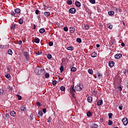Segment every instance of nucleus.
Returning a JSON list of instances; mask_svg holds the SVG:
<instances>
[{
	"label": "nucleus",
	"instance_id": "46",
	"mask_svg": "<svg viewBox=\"0 0 128 128\" xmlns=\"http://www.w3.org/2000/svg\"><path fill=\"white\" fill-rule=\"evenodd\" d=\"M6 78H10V74H6Z\"/></svg>",
	"mask_w": 128,
	"mask_h": 128
},
{
	"label": "nucleus",
	"instance_id": "55",
	"mask_svg": "<svg viewBox=\"0 0 128 128\" xmlns=\"http://www.w3.org/2000/svg\"><path fill=\"white\" fill-rule=\"evenodd\" d=\"M10 28L12 29L14 28H16V24H12Z\"/></svg>",
	"mask_w": 128,
	"mask_h": 128
},
{
	"label": "nucleus",
	"instance_id": "37",
	"mask_svg": "<svg viewBox=\"0 0 128 128\" xmlns=\"http://www.w3.org/2000/svg\"><path fill=\"white\" fill-rule=\"evenodd\" d=\"M90 2L92 4H96V0H90Z\"/></svg>",
	"mask_w": 128,
	"mask_h": 128
},
{
	"label": "nucleus",
	"instance_id": "43",
	"mask_svg": "<svg viewBox=\"0 0 128 128\" xmlns=\"http://www.w3.org/2000/svg\"><path fill=\"white\" fill-rule=\"evenodd\" d=\"M10 14L12 16H16H16H18L17 14L16 15V12H12Z\"/></svg>",
	"mask_w": 128,
	"mask_h": 128
},
{
	"label": "nucleus",
	"instance_id": "10",
	"mask_svg": "<svg viewBox=\"0 0 128 128\" xmlns=\"http://www.w3.org/2000/svg\"><path fill=\"white\" fill-rule=\"evenodd\" d=\"M44 16H46V18H48L50 16V12H44Z\"/></svg>",
	"mask_w": 128,
	"mask_h": 128
},
{
	"label": "nucleus",
	"instance_id": "14",
	"mask_svg": "<svg viewBox=\"0 0 128 128\" xmlns=\"http://www.w3.org/2000/svg\"><path fill=\"white\" fill-rule=\"evenodd\" d=\"M5 93L4 89L0 88V96H2L3 94H4Z\"/></svg>",
	"mask_w": 128,
	"mask_h": 128
},
{
	"label": "nucleus",
	"instance_id": "35",
	"mask_svg": "<svg viewBox=\"0 0 128 128\" xmlns=\"http://www.w3.org/2000/svg\"><path fill=\"white\" fill-rule=\"evenodd\" d=\"M8 54H10V56H12V50H10V49L8 50Z\"/></svg>",
	"mask_w": 128,
	"mask_h": 128
},
{
	"label": "nucleus",
	"instance_id": "16",
	"mask_svg": "<svg viewBox=\"0 0 128 128\" xmlns=\"http://www.w3.org/2000/svg\"><path fill=\"white\" fill-rule=\"evenodd\" d=\"M98 56V54H96V52H93L92 54H91V56L92 58H96V56Z\"/></svg>",
	"mask_w": 128,
	"mask_h": 128
},
{
	"label": "nucleus",
	"instance_id": "48",
	"mask_svg": "<svg viewBox=\"0 0 128 128\" xmlns=\"http://www.w3.org/2000/svg\"><path fill=\"white\" fill-rule=\"evenodd\" d=\"M64 32H68V27H64Z\"/></svg>",
	"mask_w": 128,
	"mask_h": 128
},
{
	"label": "nucleus",
	"instance_id": "8",
	"mask_svg": "<svg viewBox=\"0 0 128 128\" xmlns=\"http://www.w3.org/2000/svg\"><path fill=\"white\" fill-rule=\"evenodd\" d=\"M76 30V28L73 27H70V34H74Z\"/></svg>",
	"mask_w": 128,
	"mask_h": 128
},
{
	"label": "nucleus",
	"instance_id": "23",
	"mask_svg": "<svg viewBox=\"0 0 128 128\" xmlns=\"http://www.w3.org/2000/svg\"><path fill=\"white\" fill-rule=\"evenodd\" d=\"M88 72L90 74H94V70L92 69H88Z\"/></svg>",
	"mask_w": 128,
	"mask_h": 128
},
{
	"label": "nucleus",
	"instance_id": "64",
	"mask_svg": "<svg viewBox=\"0 0 128 128\" xmlns=\"http://www.w3.org/2000/svg\"><path fill=\"white\" fill-rule=\"evenodd\" d=\"M96 48H100V44H96Z\"/></svg>",
	"mask_w": 128,
	"mask_h": 128
},
{
	"label": "nucleus",
	"instance_id": "44",
	"mask_svg": "<svg viewBox=\"0 0 128 128\" xmlns=\"http://www.w3.org/2000/svg\"><path fill=\"white\" fill-rule=\"evenodd\" d=\"M108 126H112V121L108 120Z\"/></svg>",
	"mask_w": 128,
	"mask_h": 128
},
{
	"label": "nucleus",
	"instance_id": "1",
	"mask_svg": "<svg viewBox=\"0 0 128 128\" xmlns=\"http://www.w3.org/2000/svg\"><path fill=\"white\" fill-rule=\"evenodd\" d=\"M83 88L82 84H78L75 86L74 89L77 92H80V90H82Z\"/></svg>",
	"mask_w": 128,
	"mask_h": 128
},
{
	"label": "nucleus",
	"instance_id": "60",
	"mask_svg": "<svg viewBox=\"0 0 128 128\" xmlns=\"http://www.w3.org/2000/svg\"><path fill=\"white\" fill-rule=\"evenodd\" d=\"M118 108L120 110H122V106H119Z\"/></svg>",
	"mask_w": 128,
	"mask_h": 128
},
{
	"label": "nucleus",
	"instance_id": "39",
	"mask_svg": "<svg viewBox=\"0 0 128 128\" xmlns=\"http://www.w3.org/2000/svg\"><path fill=\"white\" fill-rule=\"evenodd\" d=\"M60 72H64V66H62L60 68Z\"/></svg>",
	"mask_w": 128,
	"mask_h": 128
},
{
	"label": "nucleus",
	"instance_id": "25",
	"mask_svg": "<svg viewBox=\"0 0 128 128\" xmlns=\"http://www.w3.org/2000/svg\"><path fill=\"white\" fill-rule=\"evenodd\" d=\"M14 12L16 14H20V9L16 8L14 10Z\"/></svg>",
	"mask_w": 128,
	"mask_h": 128
},
{
	"label": "nucleus",
	"instance_id": "4",
	"mask_svg": "<svg viewBox=\"0 0 128 128\" xmlns=\"http://www.w3.org/2000/svg\"><path fill=\"white\" fill-rule=\"evenodd\" d=\"M68 12L70 14H76V9L74 8H72L69 9Z\"/></svg>",
	"mask_w": 128,
	"mask_h": 128
},
{
	"label": "nucleus",
	"instance_id": "5",
	"mask_svg": "<svg viewBox=\"0 0 128 128\" xmlns=\"http://www.w3.org/2000/svg\"><path fill=\"white\" fill-rule=\"evenodd\" d=\"M35 74H36L37 76H40V67L36 68L35 69Z\"/></svg>",
	"mask_w": 128,
	"mask_h": 128
},
{
	"label": "nucleus",
	"instance_id": "18",
	"mask_svg": "<svg viewBox=\"0 0 128 128\" xmlns=\"http://www.w3.org/2000/svg\"><path fill=\"white\" fill-rule=\"evenodd\" d=\"M87 100L88 102H92V96H88L87 98Z\"/></svg>",
	"mask_w": 128,
	"mask_h": 128
},
{
	"label": "nucleus",
	"instance_id": "52",
	"mask_svg": "<svg viewBox=\"0 0 128 128\" xmlns=\"http://www.w3.org/2000/svg\"><path fill=\"white\" fill-rule=\"evenodd\" d=\"M118 90H120V92H122V88L121 86H118Z\"/></svg>",
	"mask_w": 128,
	"mask_h": 128
},
{
	"label": "nucleus",
	"instance_id": "9",
	"mask_svg": "<svg viewBox=\"0 0 128 128\" xmlns=\"http://www.w3.org/2000/svg\"><path fill=\"white\" fill-rule=\"evenodd\" d=\"M108 66L110 68H112L114 66V61H110L108 62Z\"/></svg>",
	"mask_w": 128,
	"mask_h": 128
},
{
	"label": "nucleus",
	"instance_id": "54",
	"mask_svg": "<svg viewBox=\"0 0 128 128\" xmlns=\"http://www.w3.org/2000/svg\"><path fill=\"white\" fill-rule=\"evenodd\" d=\"M108 28H112V26L108 24Z\"/></svg>",
	"mask_w": 128,
	"mask_h": 128
},
{
	"label": "nucleus",
	"instance_id": "36",
	"mask_svg": "<svg viewBox=\"0 0 128 128\" xmlns=\"http://www.w3.org/2000/svg\"><path fill=\"white\" fill-rule=\"evenodd\" d=\"M56 84H58V82L56 80H54L52 81V84L53 86H56Z\"/></svg>",
	"mask_w": 128,
	"mask_h": 128
},
{
	"label": "nucleus",
	"instance_id": "29",
	"mask_svg": "<svg viewBox=\"0 0 128 128\" xmlns=\"http://www.w3.org/2000/svg\"><path fill=\"white\" fill-rule=\"evenodd\" d=\"M66 3L68 4H72V0H67Z\"/></svg>",
	"mask_w": 128,
	"mask_h": 128
},
{
	"label": "nucleus",
	"instance_id": "45",
	"mask_svg": "<svg viewBox=\"0 0 128 128\" xmlns=\"http://www.w3.org/2000/svg\"><path fill=\"white\" fill-rule=\"evenodd\" d=\"M76 42H82V39H80V38H76Z\"/></svg>",
	"mask_w": 128,
	"mask_h": 128
},
{
	"label": "nucleus",
	"instance_id": "20",
	"mask_svg": "<svg viewBox=\"0 0 128 128\" xmlns=\"http://www.w3.org/2000/svg\"><path fill=\"white\" fill-rule=\"evenodd\" d=\"M40 75L44 74V72H46V70H44V69H40Z\"/></svg>",
	"mask_w": 128,
	"mask_h": 128
},
{
	"label": "nucleus",
	"instance_id": "57",
	"mask_svg": "<svg viewBox=\"0 0 128 128\" xmlns=\"http://www.w3.org/2000/svg\"><path fill=\"white\" fill-rule=\"evenodd\" d=\"M0 48H6L2 45H0Z\"/></svg>",
	"mask_w": 128,
	"mask_h": 128
},
{
	"label": "nucleus",
	"instance_id": "19",
	"mask_svg": "<svg viewBox=\"0 0 128 128\" xmlns=\"http://www.w3.org/2000/svg\"><path fill=\"white\" fill-rule=\"evenodd\" d=\"M46 32V30L44 28H42L39 30V32L40 34H44Z\"/></svg>",
	"mask_w": 128,
	"mask_h": 128
},
{
	"label": "nucleus",
	"instance_id": "26",
	"mask_svg": "<svg viewBox=\"0 0 128 128\" xmlns=\"http://www.w3.org/2000/svg\"><path fill=\"white\" fill-rule=\"evenodd\" d=\"M34 42L36 44H38L40 42V38H35L34 39Z\"/></svg>",
	"mask_w": 128,
	"mask_h": 128
},
{
	"label": "nucleus",
	"instance_id": "27",
	"mask_svg": "<svg viewBox=\"0 0 128 128\" xmlns=\"http://www.w3.org/2000/svg\"><path fill=\"white\" fill-rule=\"evenodd\" d=\"M98 80H100V78H102V74H100V73H98Z\"/></svg>",
	"mask_w": 128,
	"mask_h": 128
},
{
	"label": "nucleus",
	"instance_id": "62",
	"mask_svg": "<svg viewBox=\"0 0 128 128\" xmlns=\"http://www.w3.org/2000/svg\"><path fill=\"white\" fill-rule=\"evenodd\" d=\"M121 46H125L124 43V42H122L121 43Z\"/></svg>",
	"mask_w": 128,
	"mask_h": 128
},
{
	"label": "nucleus",
	"instance_id": "56",
	"mask_svg": "<svg viewBox=\"0 0 128 128\" xmlns=\"http://www.w3.org/2000/svg\"><path fill=\"white\" fill-rule=\"evenodd\" d=\"M42 112L44 114H46V108H43L42 109Z\"/></svg>",
	"mask_w": 128,
	"mask_h": 128
},
{
	"label": "nucleus",
	"instance_id": "11",
	"mask_svg": "<svg viewBox=\"0 0 128 128\" xmlns=\"http://www.w3.org/2000/svg\"><path fill=\"white\" fill-rule=\"evenodd\" d=\"M10 116H13V117H14L16 116V114L14 111H11L10 113Z\"/></svg>",
	"mask_w": 128,
	"mask_h": 128
},
{
	"label": "nucleus",
	"instance_id": "40",
	"mask_svg": "<svg viewBox=\"0 0 128 128\" xmlns=\"http://www.w3.org/2000/svg\"><path fill=\"white\" fill-rule=\"evenodd\" d=\"M90 28V26L88 25H85L84 27V30H88Z\"/></svg>",
	"mask_w": 128,
	"mask_h": 128
},
{
	"label": "nucleus",
	"instance_id": "32",
	"mask_svg": "<svg viewBox=\"0 0 128 128\" xmlns=\"http://www.w3.org/2000/svg\"><path fill=\"white\" fill-rule=\"evenodd\" d=\"M60 90H62V92H64V90H66V87L64 86H62L60 88Z\"/></svg>",
	"mask_w": 128,
	"mask_h": 128
},
{
	"label": "nucleus",
	"instance_id": "15",
	"mask_svg": "<svg viewBox=\"0 0 128 128\" xmlns=\"http://www.w3.org/2000/svg\"><path fill=\"white\" fill-rule=\"evenodd\" d=\"M26 60H28V52H26L24 54Z\"/></svg>",
	"mask_w": 128,
	"mask_h": 128
},
{
	"label": "nucleus",
	"instance_id": "41",
	"mask_svg": "<svg viewBox=\"0 0 128 128\" xmlns=\"http://www.w3.org/2000/svg\"><path fill=\"white\" fill-rule=\"evenodd\" d=\"M36 106H40L42 104H40V102H36Z\"/></svg>",
	"mask_w": 128,
	"mask_h": 128
},
{
	"label": "nucleus",
	"instance_id": "61",
	"mask_svg": "<svg viewBox=\"0 0 128 128\" xmlns=\"http://www.w3.org/2000/svg\"><path fill=\"white\" fill-rule=\"evenodd\" d=\"M30 118L32 119V120H34V115H30Z\"/></svg>",
	"mask_w": 128,
	"mask_h": 128
},
{
	"label": "nucleus",
	"instance_id": "2",
	"mask_svg": "<svg viewBox=\"0 0 128 128\" xmlns=\"http://www.w3.org/2000/svg\"><path fill=\"white\" fill-rule=\"evenodd\" d=\"M70 92L72 94V96H74V92H76V89H74V86L72 85L70 86Z\"/></svg>",
	"mask_w": 128,
	"mask_h": 128
},
{
	"label": "nucleus",
	"instance_id": "6",
	"mask_svg": "<svg viewBox=\"0 0 128 128\" xmlns=\"http://www.w3.org/2000/svg\"><path fill=\"white\" fill-rule=\"evenodd\" d=\"M122 122H123L124 126H127L128 123V118H124L122 120Z\"/></svg>",
	"mask_w": 128,
	"mask_h": 128
},
{
	"label": "nucleus",
	"instance_id": "59",
	"mask_svg": "<svg viewBox=\"0 0 128 128\" xmlns=\"http://www.w3.org/2000/svg\"><path fill=\"white\" fill-rule=\"evenodd\" d=\"M7 70H8V72H10V67H8L7 68Z\"/></svg>",
	"mask_w": 128,
	"mask_h": 128
},
{
	"label": "nucleus",
	"instance_id": "17",
	"mask_svg": "<svg viewBox=\"0 0 128 128\" xmlns=\"http://www.w3.org/2000/svg\"><path fill=\"white\" fill-rule=\"evenodd\" d=\"M92 128H98V125L94 123L92 124Z\"/></svg>",
	"mask_w": 128,
	"mask_h": 128
},
{
	"label": "nucleus",
	"instance_id": "49",
	"mask_svg": "<svg viewBox=\"0 0 128 128\" xmlns=\"http://www.w3.org/2000/svg\"><path fill=\"white\" fill-rule=\"evenodd\" d=\"M112 44H116V40L114 39L112 40L111 41Z\"/></svg>",
	"mask_w": 128,
	"mask_h": 128
},
{
	"label": "nucleus",
	"instance_id": "50",
	"mask_svg": "<svg viewBox=\"0 0 128 128\" xmlns=\"http://www.w3.org/2000/svg\"><path fill=\"white\" fill-rule=\"evenodd\" d=\"M16 96H17V98H18V100H22V96L18 94Z\"/></svg>",
	"mask_w": 128,
	"mask_h": 128
},
{
	"label": "nucleus",
	"instance_id": "63",
	"mask_svg": "<svg viewBox=\"0 0 128 128\" xmlns=\"http://www.w3.org/2000/svg\"><path fill=\"white\" fill-rule=\"evenodd\" d=\"M6 118H10V114H6Z\"/></svg>",
	"mask_w": 128,
	"mask_h": 128
},
{
	"label": "nucleus",
	"instance_id": "22",
	"mask_svg": "<svg viewBox=\"0 0 128 128\" xmlns=\"http://www.w3.org/2000/svg\"><path fill=\"white\" fill-rule=\"evenodd\" d=\"M102 100H99L97 102V106H102Z\"/></svg>",
	"mask_w": 128,
	"mask_h": 128
},
{
	"label": "nucleus",
	"instance_id": "30",
	"mask_svg": "<svg viewBox=\"0 0 128 128\" xmlns=\"http://www.w3.org/2000/svg\"><path fill=\"white\" fill-rule=\"evenodd\" d=\"M46 58L48 60H51L52 58V54H48L46 56Z\"/></svg>",
	"mask_w": 128,
	"mask_h": 128
},
{
	"label": "nucleus",
	"instance_id": "12",
	"mask_svg": "<svg viewBox=\"0 0 128 128\" xmlns=\"http://www.w3.org/2000/svg\"><path fill=\"white\" fill-rule=\"evenodd\" d=\"M20 110L22 112H24L26 110V106L22 105L20 108Z\"/></svg>",
	"mask_w": 128,
	"mask_h": 128
},
{
	"label": "nucleus",
	"instance_id": "42",
	"mask_svg": "<svg viewBox=\"0 0 128 128\" xmlns=\"http://www.w3.org/2000/svg\"><path fill=\"white\" fill-rule=\"evenodd\" d=\"M108 116H109V118H112V113H109Z\"/></svg>",
	"mask_w": 128,
	"mask_h": 128
},
{
	"label": "nucleus",
	"instance_id": "31",
	"mask_svg": "<svg viewBox=\"0 0 128 128\" xmlns=\"http://www.w3.org/2000/svg\"><path fill=\"white\" fill-rule=\"evenodd\" d=\"M18 22L20 24H24V20L22 18H20Z\"/></svg>",
	"mask_w": 128,
	"mask_h": 128
},
{
	"label": "nucleus",
	"instance_id": "7",
	"mask_svg": "<svg viewBox=\"0 0 128 128\" xmlns=\"http://www.w3.org/2000/svg\"><path fill=\"white\" fill-rule=\"evenodd\" d=\"M122 56V54H116L114 56V58H116V60H118V58H120Z\"/></svg>",
	"mask_w": 128,
	"mask_h": 128
},
{
	"label": "nucleus",
	"instance_id": "28",
	"mask_svg": "<svg viewBox=\"0 0 128 128\" xmlns=\"http://www.w3.org/2000/svg\"><path fill=\"white\" fill-rule=\"evenodd\" d=\"M71 72H76V68L74 67H72L70 69Z\"/></svg>",
	"mask_w": 128,
	"mask_h": 128
},
{
	"label": "nucleus",
	"instance_id": "47",
	"mask_svg": "<svg viewBox=\"0 0 128 128\" xmlns=\"http://www.w3.org/2000/svg\"><path fill=\"white\" fill-rule=\"evenodd\" d=\"M48 44H49L50 46H54V42H50L48 43Z\"/></svg>",
	"mask_w": 128,
	"mask_h": 128
},
{
	"label": "nucleus",
	"instance_id": "51",
	"mask_svg": "<svg viewBox=\"0 0 128 128\" xmlns=\"http://www.w3.org/2000/svg\"><path fill=\"white\" fill-rule=\"evenodd\" d=\"M36 56H40V54H42V52L38 50L37 53H36Z\"/></svg>",
	"mask_w": 128,
	"mask_h": 128
},
{
	"label": "nucleus",
	"instance_id": "38",
	"mask_svg": "<svg viewBox=\"0 0 128 128\" xmlns=\"http://www.w3.org/2000/svg\"><path fill=\"white\" fill-rule=\"evenodd\" d=\"M45 78H50V74L46 73Z\"/></svg>",
	"mask_w": 128,
	"mask_h": 128
},
{
	"label": "nucleus",
	"instance_id": "58",
	"mask_svg": "<svg viewBox=\"0 0 128 128\" xmlns=\"http://www.w3.org/2000/svg\"><path fill=\"white\" fill-rule=\"evenodd\" d=\"M18 44H22V40H19V41L18 42Z\"/></svg>",
	"mask_w": 128,
	"mask_h": 128
},
{
	"label": "nucleus",
	"instance_id": "3",
	"mask_svg": "<svg viewBox=\"0 0 128 128\" xmlns=\"http://www.w3.org/2000/svg\"><path fill=\"white\" fill-rule=\"evenodd\" d=\"M112 10L116 12H118V5L114 4L112 6Z\"/></svg>",
	"mask_w": 128,
	"mask_h": 128
},
{
	"label": "nucleus",
	"instance_id": "34",
	"mask_svg": "<svg viewBox=\"0 0 128 128\" xmlns=\"http://www.w3.org/2000/svg\"><path fill=\"white\" fill-rule=\"evenodd\" d=\"M52 118L51 117H49L47 120L48 122H52Z\"/></svg>",
	"mask_w": 128,
	"mask_h": 128
},
{
	"label": "nucleus",
	"instance_id": "33",
	"mask_svg": "<svg viewBox=\"0 0 128 128\" xmlns=\"http://www.w3.org/2000/svg\"><path fill=\"white\" fill-rule=\"evenodd\" d=\"M87 116L88 118H90L92 116V112H90L88 111L87 112Z\"/></svg>",
	"mask_w": 128,
	"mask_h": 128
},
{
	"label": "nucleus",
	"instance_id": "21",
	"mask_svg": "<svg viewBox=\"0 0 128 128\" xmlns=\"http://www.w3.org/2000/svg\"><path fill=\"white\" fill-rule=\"evenodd\" d=\"M108 14L109 16H114V12L112 10V11H109L108 12Z\"/></svg>",
	"mask_w": 128,
	"mask_h": 128
},
{
	"label": "nucleus",
	"instance_id": "53",
	"mask_svg": "<svg viewBox=\"0 0 128 128\" xmlns=\"http://www.w3.org/2000/svg\"><path fill=\"white\" fill-rule=\"evenodd\" d=\"M35 14H40V10H36Z\"/></svg>",
	"mask_w": 128,
	"mask_h": 128
},
{
	"label": "nucleus",
	"instance_id": "13",
	"mask_svg": "<svg viewBox=\"0 0 128 128\" xmlns=\"http://www.w3.org/2000/svg\"><path fill=\"white\" fill-rule=\"evenodd\" d=\"M75 5L76 6H77L78 8H80V2L78 1H76L75 2Z\"/></svg>",
	"mask_w": 128,
	"mask_h": 128
},
{
	"label": "nucleus",
	"instance_id": "24",
	"mask_svg": "<svg viewBox=\"0 0 128 128\" xmlns=\"http://www.w3.org/2000/svg\"><path fill=\"white\" fill-rule=\"evenodd\" d=\"M38 116H40L41 118H42V116H43L42 111H38Z\"/></svg>",
	"mask_w": 128,
	"mask_h": 128
}]
</instances>
